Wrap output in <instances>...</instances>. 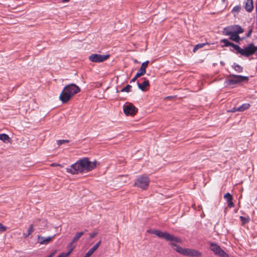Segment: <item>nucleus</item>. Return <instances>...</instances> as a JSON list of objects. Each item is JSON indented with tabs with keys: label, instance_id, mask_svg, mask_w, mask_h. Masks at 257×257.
I'll list each match as a JSON object with an SVG mask.
<instances>
[{
	"label": "nucleus",
	"instance_id": "nucleus-1",
	"mask_svg": "<svg viewBox=\"0 0 257 257\" xmlns=\"http://www.w3.org/2000/svg\"><path fill=\"white\" fill-rule=\"evenodd\" d=\"M149 233L155 234L161 238L165 239L166 241H170V246L177 252L180 254L190 257H200L202 253L201 252L190 248H183L176 243H181L182 239L177 236H174L167 232H163L159 230H150Z\"/></svg>",
	"mask_w": 257,
	"mask_h": 257
},
{
	"label": "nucleus",
	"instance_id": "nucleus-2",
	"mask_svg": "<svg viewBox=\"0 0 257 257\" xmlns=\"http://www.w3.org/2000/svg\"><path fill=\"white\" fill-rule=\"evenodd\" d=\"M244 30L238 25H233L223 29L222 33L225 36H229V39L236 43H239V34L242 33Z\"/></svg>",
	"mask_w": 257,
	"mask_h": 257
},
{
	"label": "nucleus",
	"instance_id": "nucleus-3",
	"mask_svg": "<svg viewBox=\"0 0 257 257\" xmlns=\"http://www.w3.org/2000/svg\"><path fill=\"white\" fill-rule=\"evenodd\" d=\"M80 91L78 86L74 84H70L66 85L59 96L60 100L63 103L67 102L70 98L76 93Z\"/></svg>",
	"mask_w": 257,
	"mask_h": 257
},
{
	"label": "nucleus",
	"instance_id": "nucleus-4",
	"mask_svg": "<svg viewBox=\"0 0 257 257\" xmlns=\"http://www.w3.org/2000/svg\"><path fill=\"white\" fill-rule=\"evenodd\" d=\"M257 52V46H254L253 43H250L247 46L240 48L237 45L235 53L240 54L241 56L248 57Z\"/></svg>",
	"mask_w": 257,
	"mask_h": 257
},
{
	"label": "nucleus",
	"instance_id": "nucleus-5",
	"mask_svg": "<svg viewBox=\"0 0 257 257\" xmlns=\"http://www.w3.org/2000/svg\"><path fill=\"white\" fill-rule=\"evenodd\" d=\"M230 76L231 78L225 79L224 81L225 86L234 85L242 82H247L248 81V77L247 76L235 74H231Z\"/></svg>",
	"mask_w": 257,
	"mask_h": 257
},
{
	"label": "nucleus",
	"instance_id": "nucleus-6",
	"mask_svg": "<svg viewBox=\"0 0 257 257\" xmlns=\"http://www.w3.org/2000/svg\"><path fill=\"white\" fill-rule=\"evenodd\" d=\"M96 167L95 161H90L88 158H81V174L92 171Z\"/></svg>",
	"mask_w": 257,
	"mask_h": 257
},
{
	"label": "nucleus",
	"instance_id": "nucleus-7",
	"mask_svg": "<svg viewBox=\"0 0 257 257\" xmlns=\"http://www.w3.org/2000/svg\"><path fill=\"white\" fill-rule=\"evenodd\" d=\"M150 184V179L146 176H140L134 183V186L141 188L144 190L148 188Z\"/></svg>",
	"mask_w": 257,
	"mask_h": 257
},
{
	"label": "nucleus",
	"instance_id": "nucleus-8",
	"mask_svg": "<svg viewBox=\"0 0 257 257\" xmlns=\"http://www.w3.org/2000/svg\"><path fill=\"white\" fill-rule=\"evenodd\" d=\"M210 249L214 253L217 255L221 257H228V255L221 248L219 245L215 243H210Z\"/></svg>",
	"mask_w": 257,
	"mask_h": 257
},
{
	"label": "nucleus",
	"instance_id": "nucleus-9",
	"mask_svg": "<svg viewBox=\"0 0 257 257\" xmlns=\"http://www.w3.org/2000/svg\"><path fill=\"white\" fill-rule=\"evenodd\" d=\"M109 57L110 55L109 54H92L88 57V59L92 62L100 63L105 61Z\"/></svg>",
	"mask_w": 257,
	"mask_h": 257
},
{
	"label": "nucleus",
	"instance_id": "nucleus-10",
	"mask_svg": "<svg viewBox=\"0 0 257 257\" xmlns=\"http://www.w3.org/2000/svg\"><path fill=\"white\" fill-rule=\"evenodd\" d=\"M123 112L126 115H135L137 112V108L131 103H126L123 106Z\"/></svg>",
	"mask_w": 257,
	"mask_h": 257
},
{
	"label": "nucleus",
	"instance_id": "nucleus-11",
	"mask_svg": "<svg viewBox=\"0 0 257 257\" xmlns=\"http://www.w3.org/2000/svg\"><path fill=\"white\" fill-rule=\"evenodd\" d=\"M67 172L72 174H77L80 172V160H78L75 163L72 164L70 168H67Z\"/></svg>",
	"mask_w": 257,
	"mask_h": 257
},
{
	"label": "nucleus",
	"instance_id": "nucleus-12",
	"mask_svg": "<svg viewBox=\"0 0 257 257\" xmlns=\"http://www.w3.org/2000/svg\"><path fill=\"white\" fill-rule=\"evenodd\" d=\"M80 238V232H77L76 235L74 236L72 241L68 244L67 248L68 251L67 252L69 253V254L72 252L73 249L76 246V242L79 240Z\"/></svg>",
	"mask_w": 257,
	"mask_h": 257
},
{
	"label": "nucleus",
	"instance_id": "nucleus-13",
	"mask_svg": "<svg viewBox=\"0 0 257 257\" xmlns=\"http://www.w3.org/2000/svg\"><path fill=\"white\" fill-rule=\"evenodd\" d=\"M149 63V61L147 60L142 64L141 68L136 73V74H137V76L139 75L140 77L141 76L144 75L146 73V69Z\"/></svg>",
	"mask_w": 257,
	"mask_h": 257
},
{
	"label": "nucleus",
	"instance_id": "nucleus-14",
	"mask_svg": "<svg viewBox=\"0 0 257 257\" xmlns=\"http://www.w3.org/2000/svg\"><path fill=\"white\" fill-rule=\"evenodd\" d=\"M144 80L142 83H139V81H137V85L139 88L142 91H145L146 88L150 85L149 81L145 78H143Z\"/></svg>",
	"mask_w": 257,
	"mask_h": 257
},
{
	"label": "nucleus",
	"instance_id": "nucleus-15",
	"mask_svg": "<svg viewBox=\"0 0 257 257\" xmlns=\"http://www.w3.org/2000/svg\"><path fill=\"white\" fill-rule=\"evenodd\" d=\"M54 236L45 237L39 235L38 236V242L41 244H47L51 241Z\"/></svg>",
	"mask_w": 257,
	"mask_h": 257
},
{
	"label": "nucleus",
	"instance_id": "nucleus-16",
	"mask_svg": "<svg viewBox=\"0 0 257 257\" xmlns=\"http://www.w3.org/2000/svg\"><path fill=\"white\" fill-rule=\"evenodd\" d=\"M224 198L226 200L228 207L232 208L234 206V204L232 201V196L229 193H226L224 195Z\"/></svg>",
	"mask_w": 257,
	"mask_h": 257
},
{
	"label": "nucleus",
	"instance_id": "nucleus-17",
	"mask_svg": "<svg viewBox=\"0 0 257 257\" xmlns=\"http://www.w3.org/2000/svg\"><path fill=\"white\" fill-rule=\"evenodd\" d=\"M101 243V240L97 242L93 247L88 250L85 253L84 257H90L94 252L98 248Z\"/></svg>",
	"mask_w": 257,
	"mask_h": 257
},
{
	"label": "nucleus",
	"instance_id": "nucleus-18",
	"mask_svg": "<svg viewBox=\"0 0 257 257\" xmlns=\"http://www.w3.org/2000/svg\"><path fill=\"white\" fill-rule=\"evenodd\" d=\"M244 9L248 12H251L253 9L252 0H244Z\"/></svg>",
	"mask_w": 257,
	"mask_h": 257
},
{
	"label": "nucleus",
	"instance_id": "nucleus-19",
	"mask_svg": "<svg viewBox=\"0 0 257 257\" xmlns=\"http://www.w3.org/2000/svg\"><path fill=\"white\" fill-rule=\"evenodd\" d=\"M221 43H224V47H228L231 46L233 48V49L235 50H236L237 45H235L234 43L229 42L227 39H223L220 40Z\"/></svg>",
	"mask_w": 257,
	"mask_h": 257
},
{
	"label": "nucleus",
	"instance_id": "nucleus-20",
	"mask_svg": "<svg viewBox=\"0 0 257 257\" xmlns=\"http://www.w3.org/2000/svg\"><path fill=\"white\" fill-rule=\"evenodd\" d=\"M250 107V104L248 103H243L237 108V111L242 112L247 109Z\"/></svg>",
	"mask_w": 257,
	"mask_h": 257
},
{
	"label": "nucleus",
	"instance_id": "nucleus-21",
	"mask_svg": "<svg viewBox=\"0 0 257 257\" xmlns=\"http://www.w3.org/2000/svg\"><path fill=\"white\" fill-rule=\"evenodd\" d=\"M232 67L238 73H241L243 71V67L236 63L233 64Z\"/></svg>",
	"mask_w": 257,
	"mask_h": 257
},
{
	"label": "nucleus",
	"instance_id": "nucleus-22",
	"mask_svg": "<svg viewBox=\"0 0 257 257\" xmlns=\"http://www.w3.org/2000/svg\"><path fill=\"white\" fill-rule=\"evenodd\" d=\"M34 231V226L33 224H31L29 226V228L28 229L27 233H24L23 235L25 238L28 237L30 235H31Z\"/></svg>",
	"mask_w": 257,
	"mask_h": 257
},
{
	"label": "nucleus",
	"instance_id": "nucleus-23",
	"mask_svg": "<svg viewBox=\"0 0 257 257\" xmlns=\"http://www.w3.org/2000/svg\"><path fill=\"white\" fill-rule=\"evenodd\" d=\"M0 140L5 143H6L10 141V138L8 135L6 134H0Z\"/></svg>",
	"mask_w": 257,
	"mask_h": 257
},
{
	"label": "nucleus",
	"instance_id": "nucleus-24",
	"mask_svg": "<svg viewBox=\"0 0 257 257\" xmlns=\"http://www.w3.org/2000/svg\"><path fill=\"white\" fill-rule=\"evenodd\" d=\"M239 218L241 221L242 225H244L245 223H248L250 221V218L248 216L247 217H245L244 216H240L239 217Z\"/></svg>",
	"mask_w": 257,
	"mask_h": 257
},
{
	"label": "nucleus",
	"instance_id": "nucleus-25",
	"mask_svg": "<svg viewBox=\"0 0 257 257\" xmlns=\"http://www.w3.org/2000/svg\"><path fill=\"white\" fill-rule=\"evenodd\" d=\"M132 87L131 85L127 84L125 87H124L121 90V92H131Z\"/></svg>",
	"mask_w": 257,
	"mask_h": 257
},
{
	"label": "nucleus",
	"instance_id": "nucleus-26",
	"mask_svg": "<svg viewBox=\"0 0 257 257\" xmlns=\"http://www.w3.org/2000/svg\"><path fill=\"white\" fill-rule=\"evenodd\" d=\"M205 43H200L195 45V46L193 48V52H195L198 49L203 47L205 46Z\"/></svg>",
	"mask_w": 257,
	"mask_h": 257
},
{
	"label": "nucleus",
	"instance_id": "nucleus-27",
	"mask_svg": "<svg viewBox=\"0 0 257 257\" xmlns=\"http://www.w3.org/2000/svg\"><path fill=\"white\" fill-rule=\"evenodd\" d=\"M69 142V141L68 140H60L57 141V144L58 145V146H60L62 144L68 143Z\"/></svg>",
	"mask_w": 257,
	"mask_h": 257
},
{
	"label": "nucleus",
	"instance_id": "nucleus-28",
	"mask_svg": "<svg viewBox=\"0 0 257 257\" xmlns=\"http://www.w3.org/2000/svg\"><path fill=\"white\" fill-rule=\"evenodd\" d=\"M241 10V7L240 6H236L234 7L232 10V12H235L238 13Z\"/></svg>",
	"mask_w": 257,
	"mask_h": 257
},
{
	"label": "nucleus",
	"instance_id": "nucleus-29",
	"mask_svg": "<svg viewBox=\"0 0 257 257\" xmlns=\"http://www.w3.org/2000/svg\"><path fill=\"white\" fill-rule=\"evenodd\" d=\"M7 230V227L0 223V232H3Z\"/></svg>",
	"mask_w": 257,
	"mask_h": 257
},
{
	"label": "nucleus",
	"instance_id": "nucleus-30",
	"mask_svg": "<svg viewBox=\"0 0 257 257\" xmlns=\"http://www.w3.org/2000/svg\"><path fill=\"white\" fill-rule=\"evenodd\" d=\"M69 252H62L60 254H59L57 257H67L69 255Z\"/></svg>",
	"mask_w": 257,
	"mask_h": 257
},
{
	"label": "nucleus",
	"instance_id": "nucleus-31",
	"mask_svg": "<svg viewBox=\"0 0 257 257\" xmlns=\"http://www.w3.org/2000/svg\"><path fill=\"white\" fill-rule=\"evenodd\" d=\"M69 252H62L60 254H59L57 257H67L69 255Z\"/></svg>",
	"mask_w": 257,
	"mask_h": 257
},
{
	"label": "nucleus",
	"instance_id": "nucleus-32",
	"mask_svg": "<svg viewBox=\"0 0 257 257\" xmlns=\"http://www.w3.org/2000/svg\"><path fill=\"white\" fill-rule=\"evenodd\" d=\"M252 28H250L248 31V32L246 33V37H250L251 34H252Z\"/></svg>",
	"mask_w": 257,
	"mask_h": 257
},
{
	"label": "nucleus",
	"instance_id": "nucleus-33",
	"mask_svg": "<svg viewBox=\"0 0 257 257\" xmlns=\"http://www.w3.org/2000/svg\"><path fill=\"white\" fill-rule=\"evenodd\" d=\"M140 76L139 75L137 76V74H136V75L134 76V77L130 81V83H132L133 82H135L138 78H139Z\"/></svg>",
	"mask_w": 257,
	"mask_h": 257
},
{
	"label": "nucleus",
	"instance_id": "nucleus-34",
	"mask_svg": "<svg viewBox=\"0 0 257 257\" xmlns=\"http://www.w3.org/2000/svg\"><path fill=\"white\" fill-rule=\"evenodd\" d=\"M97 234V232H92L90 234L89 237L91 238H93Z\"/></svg>",
	"mask_w": 257,
	"mask_h": 257
},
{
	"label": "nucleus",
	"instance_id": "nucleus-35",
	"mask_svg": "<svg viewBox=\"0 0 257 257\" xmlns=\"http://www.w3.org/2000/svg\"><path fill=\"white\" fill-rule=\"evenodd\" d=\"M230 112H234L235 111H237V108L233 107L231 109L229 110Z\"/></svg>",
	"mask_w": 257,
	"mask_h": 257
},
{
	"label": "nucleus",
	"instance_id": "nucleus-36",
	"mask_svg": "<svg viewBox=\"0 0 257 257\" xmlns=\"http://www.w3.org/2000/svg\"><path fill=\"white\" fill-rule=\"evenodd\" d=\"M52 166H61L59 164H56L55 163H53L52 165H51Z\"/></svg>",
	"mask_w": 257,
	"mask_h": 257
},
{
	"label": "nucleus",
	"instance_id": "nucleus-37",
	"mask_svg": "<svg viewBox=\"0 0 257 257\" xmlns=\"http://www.w3.org/2000/svg\"><path fill=\"white\" fill-rule=\"evenodd\" d=\"M70 0H62V2L63 3H67Z\"/></svg>",
	"mask_w": 257,
	"mask_h": 257
},
{
	"label": "nucleus",
	"instance_id": "nucleus-38",
	"mask_svg": "<svg viewBox=\"0 0 257 257\" xmlns=\"http://www.w3.org/2000/svg\"><path fill=\"white\" fill-rule=\"evenodd\" d=\"M244 37H242V38H240V37L239 42H240L241 41H242V40H244Z\"/></svg>",
	"mask_w": 257,
	"mask_h": 257
},
{
	"label": "nucleus",
	"instance_id": "nucleus-39",
	"mask_svg": "<svg viewBox=\"0 0 257 257\" xmlns=\"http://www.w3.org/2000/svg\"><path fill=\"white\" fill-rule=\"evenodd\" d=\"M220 64L223 65H224V63L223 62H221Z\"/></svg>",
	"mask_w": 257,
	"mask_h": 257
},
{
	"label": "nucleus",
	"instance_id": "nucleus-40",
	"mask_svg": "<svg viewBox=\"0 0 257 257\" xmlns=\"http://www.w3.org/2000/svg\"><path fill=\"white\" fill-rule=\"evenodd\" d=\"M225 1H226V0H221V1H222V2H225Z\"/></svg>",
	"mask_w": 257,
	"mask_h": 257
},
{
	"label": "nucleus",
	"instance_id": "nucleus-41",
	"mask_svg": "<svg viewBox=\"0 0 257 257\" xmlns=\"http://www.w3.org/2000/svg\"><path fill=\"white\" fill-rule=\"evenodd\" d=\"M81 235H82V234H83V232L82 231H81Z\"/></svg>",
	"mask_w": 257,
	"mask_h": 257
}]
</instances>
